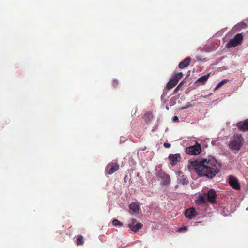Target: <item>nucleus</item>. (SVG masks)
<instances>
[{"instance_id": "obj_1", "label": "nucleus", "mask_w": 248, "mask_h": 248, "mask_svg": "<svg viewBox=\"0 0 248 248\" xmlns=\"http://www.w3.org/2000/svg\"><path fill=\"white\" fill-rule=\"evenodd\" d=\"M217 161L213 157L208 158L196 160L189 163L188 168L190 170H194L200 176H206L213 178L218 173Z\"/></svg>"}, {"instance_id": "obj_13", "label": "nucleus", "mask_w": 248, "mask_h": 248, "mask_svg": "<svg viewBox=\"0 0 248 248\" xmlns=\"http://www.w3.org/2000/svg\"><path fill=\"white\" fill-rule=\"evenodd\" d=\"M248 24L244 21L237 23L234 27V30L237 31H240L242 29H246L248 28Z\"/></svg>"}, {"instance_id": "obj_28", "label": "nucleus", "mask_w": 248, "mask_h": 248, "mask_svg": "<svg viewBox=\"0 0 248 248\" xmlns=\"http://www.w3.org/2000/svg\"><path fill=\"white\" fill-rule=\"evenodd\" d=\"M183 84V82H181L178 86H179V88Z\"/></svg>"}, {"instance_id": "obj_6", "label": "nucleus", "mask_w": 248, "mask_h": 248, "mask_svg": "<svg viewBox=\"0 0 248 248\" xmlns=\"http://www.w3.org/2000/svg\"><path fill=\"white\" fill-rule=\"evenodd\" d=\"M143 226L141 223L137 222L136 219H132L128 224V227L133 232H137Z\"/></svg>"}, {"instance_id": "obj_7", "label": "nucleus", "mask_w": 248, "mask_h": 248, "mask_svg": "<svg viewBox=\"0 0 248 248\" xmlns=\"http://www.w3.org/2000/svg\"><path fill=\"white\" fill-rule=\"evenodd\" d=\"M157 176L158 178L161 179L162 184L163 185L165 186L168 185L170 182V176L162 171L158 172V173L157 174Z\"/></svg>"}, {"instance_id": "obj_19", "label": "nucleus", "mask_w": 248, "mask_h": 248, "mask_svg": "<svg viewBox=\"0 0 248 248\" xmlns=\"http://www.w3.org/2000/svg\"><path fill=\"white\" fill-rule=\"evenodd\" d=\"M153 117V115L152 113L151 112H147L145 114V115L143 116V118L144 119L145 121H146V123L147 124L149 123L151 119Z\"/></svg>"}, {"instance_id": "obj_11", "label": "nucleus", "mask_w": 248, "mask_h": 248, "mask_svg": "<svg viewBox=\"0 0 248 248\" xmlns=\"http://www.w3.org/2000/svg\"><path fill=\"white\" fill-rule=\"evenodd\" d=\"M170 163L172 165H175L181 161V158L179 154H170L169 156Z\"/></svg>"}, {"instance_id": "obj_25", "label": "nucleus", "mask_w": 248, "mask_h": 248, "mask_svg": "<svg viewBox=\"0 0 248 248\" xmlns=\"http://www.w3.org/2000/svg\"><path fill=\"white\" fill-rule=\"evenodd\" d=\"M164 146L166 148H169L170 147L171 145L169 143H164L163 144Z\"/></svg>"}, {"instance_id": "obj_22", "label": "nucleus", "mask_w": 248, "mask_h": 248, "mask_svg": "<svg viewBox=\"0 0 248 248\" xmlns=\"http://www.w3.org/2000/svg\"><path fill=\"white\" fill-rule=\"evenodd\" d=\"M228 81V80L227 79H224L220 81L215 87V90H216L221 87L224 84H225L226 82Z\"/></svg>"}, {"instance_id": "obj_20", "label": "nucleus", "mask_w": 248, "mask_h": 248, "mask_svg": "<svg viewBox=\"0 0 248 248\" xmlns=\"http://www.w3.org/2000/svg\"><path fill=\"white\" fill-rule=\"evenodd\" d=\"M84 244L83 237L81 235L78 236L76 244L78 246L82 245Z\"/></svg>"}, {"instance_id": "obj_8", "label": "nucleus", "mask_w": 248, "mask_h": 248, "mask_svg": "<svg viewBox=\"0 0 248 248\" xmlns=\"http://www.w3.org/2000/svg\"><path fill=\"white\" fill-rule=\"evenodd\" d=\"M119 169V165L116 163H110L108 164L106 170V173L112 174Z\"/></svg>"}, {"instance_id": "obj_10", "label": "nucleus", "mask_w": 248, "mask_h": 248, "mask_svg": "<svg viewBox=\"0 0 248 248\" xmlns=\"http://www.w3.org/2000/svg\"><path fill=\"white\" fill-rule=\"evenodd\" d=\"M229 183L230 185L236 190L240 189V185L237 179L232 176H230L229 178Z\"/></svg>"}, {"instance_id": "obj_5", "label": "nucleus", "mask_w": 248, "mask_h": 248, "mask_svg": "<svg viewBox=\"0 0 248 248\" xmlns=\"http://www.w3.org/2000/svg\"><path fill=\"white\" fill-rule=\"evenodd\" d=\"M200 144L197 143L196 145L191 146L186 148V153L191 155H197L201 152Z\"/></svg>"}, {"instance_id": "obj_27", "label": "nucleus", "mask_w": 248, "mask_h": 248, "mask_svg": "<svg viewBox=\"0 0 248 248\" xmlns=\"http://www.w3.org/2000/svg\"><path fill=\"white\" fill-rule=\"evenodd\" d=\"M180 231L182 230H187V226H183L182 227L179 228V229Z\"/></svg>"}, {"instance_id": "obj_4", "label": "nucleus", "mask_w": 248, "mask_h": 248, "mask_svg": "<svg viewBox=\"0 0 248 248\" xmlns=\"http://www.w3.org/2000/svg\"><path fill=\"white\" fill-rule=\"evenodd\" d=\"M243 38L244 37L242 33L237 34L233 38L230 39L228 42L226 44V47L230 48L241 45L242 43Z\"/></svg>"}, {"instance_id": "obj_15", "label": "nucleus", "mask_w": 248, "mask_h": 248, "mask_svg": "<svg viewBox=\"0 0 248 248\" xmlns=\"http://www.w3.org/2000/svg\"><path fill=\"white\" fill-rule=\"evenodd\" d=\"M129 209L132 214L137 213L139 210V205L135 202H132L129 205Z\"/></svg>"}, {"instance_id": "obj_26", "label": "nucleus", "mask_w": 248, "mask_h": 248, "mask_svg": "<svg viewBox=\"0 0 248 248\" xmlns=\"http://www.w3.org/2000/svg\"><path fill=\"white\" fill-rule=\"evenodd\" d=\"M179 89V86H177V87L174 89V90L173 91L174 93H177V92L178 91Z\"/></svg>"}, {"instance_id": "obj_3", "label": "nucleus", "mask_w": 248, "mask_h": 248, "mask_svg": "<svg viewBox=\"0 0 248 248\" xmlns=\"http://www.w3.org/2000/svg\"><path fill=\"white\" fill-rule=\"evenodd\" d=\"M244 140L241 134L235 133L231 138L228 146L229 148L234 151H238L244 144Z\"/></svg>"}, {"instance_id": "obj_23", "label": "nucleus", "mask_w": 248, "mask_h": 248, "mask_svg": "<svg viewBox=\"0 0 248 248\" xmlns=\"http://www.w3.org/2000/svg\"><path fill=\"white\" fill-rule=\"evenodd\" d=\"M114 87H116L118 85V82L117 80H114L112 83Z\"/></svg>"}, {"instance_id": "obj_9", "label": "nucleus", "mask_w": 248, "mask_h": 248, "mask_svg": "<svg viewBox=\"0 0 248 248\" xmlns=\"http://www.w3.org/2000/svg\"><path fill=\"white\" fill-rule=\"evenodd\" d=\"M236 126L240 131H248V119L237 122Z\"/></svg>"}, {"instance_id": "obj_12", "label": "nucleus", "mask_w": 248, "mask_h": 248, "mask_svg": "<svg viewBox=\"0 0 248 248\" xmlns=\"http://www.w3.org/2000/svg\"><path fill=\"white\" fill-rule=\"evenodd\" d=\"M197 215L194 208L187 209L185 212V217L189 219H192L194 217H196Z\"/></svg>"}, {"instance_id": "obj_17", "label": "nucleus", "mask_w": 248, "mask_h": 248, "mask_svg": "<svg viewBox=\"0 0 248 248\" xmlns=\"http://www.w3.org/2000/svg\"><path fill=\"white\" fill-rule=\"evenodd\" d=\"M178 83L174 80V79L171 78V79L168 82L167 84V88L170 90L173 88L174 86H175Z\"/></svg>"}, {"instance_id": "obj_24", "label": "nucleus", "mask_w": 248, "mask_h": 248, "mask_svg": "<svg viewBox=\"0 0 248 248\" xmlns=\"http://www.w3.org/2000/svg\"><path fill=\"white\" fill-rule=\"evenodd\" d=\"M172 121L174 122H179V119L178 117L176 116H175L173 117L172 118Z\"/></svg>"}, {"instance_id": "obj_21", "label": "nucleus", "mask_w": 248, "mask_h": 248, "mask_svg": "<svg viewBox=\"0 0 248 248\" xmlns=\"http://www.w3.org/2000/svg\"><path fill=\"white\" fill-rule=\"evenodd\" d=\"M112 224L114 226H122L123 225V223L119 221L118 219H115L112 221Z\"/></svg>"}, {"instance_id": "obj_16", "label": "nucleus", "mask_w": 248, "mask_h": 248, "mask_svg": "<svg viewBox=\"0 0 248 248\" xmlns=\"http://www.w3.org/2000/svg\"><path fill=\"white\" fill-rule=\"evenodd\" d=\"M210 76V74L208 73L206 75H203L197 81L199 82H201L202 84L205 83L209 78Z\"/></svg>"}, {"instance_id": "obj_29", "label": "nucleus", "mask_w": 248, "mask_h": 248, "mask_svg": "<svg viewBox=\"0 0 248 248\" xmlns=\"http://www.w3.org/2000/svg\"><path fill=\"white\" fill-rule=\"evenodd\" d=\"M188 107V106L184 107L182 108V109H186Z\"/></svg>"}, {"instance_id": "obj_2", "label": "nucleus", "mask_w": 248, "mask_h": 248, "mask_svg": "<svg viewBox=\"0 0 248 248\" xmlns=\"http://www.w3.org/2000/svg\"><path fill=\"white\" fill-rule=\"evenodd\" d=\"M217 195L216 191L213 189H210L206 194H200L196 201V204L200 205L210 202L213 203H216V197Z\"/></svg>"}, {"instance_id": "obj_14", "label": "nucleus", "mask_w": 248, "mask_h": 248, "mask_svg": "<svg viewBox=\"0 0 248 248\" xmlns=\"http://www.w3.org/2000/svg\"><path fill=\"white\" fill-rule=\"evenodd\" d=\"M191 62V58L187 57L185 58L183 61L180 62L178 67L180 69H183L185 67H187L189 66Z\"/></svg>"}, {"instance_id": "obj_18", "label": "nucleus", "mask_w": 248, "mask_h": 248, "mask_svg": "<svg viewBox=\"0 0 248 248\" xmlns=\"http://www.w3.org/2000/svg\"><path fill=\"white\" fill-rule=\"evenodd\" d=\"M183 77V74L182 72H179L175 74L172 78L176 81L177 83L178 82L179 80L182 78Z\"/></svg>"}]
</instances>
